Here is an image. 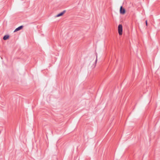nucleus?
I'll use <instances>...</instances> for the list:
<instances>
[{
  "mask_svg": "<svg viewBox=\"0 0 160 160\" xmlns=\"http://www.w3.org/2000/svg\"><path fill=\"white\" fill-rule=\"evenodd\" d=\"M9 36L8 35H5L3 37L4 40H6L9 38Z\"/></svg>",
  "mask_w": 160,
  "mask_h": 160,
  "instance_id": "obj_5",
  "label": "nucleus"
},
{
  "mask_svg": "<svg viewBox=\"0 0 160 160\" xmlns=\"http://www.w3.org/2000/svg\"><path fill=\"white\" fill-rule=\"evenodd\" d=\"M96 60H95V63H96L97 61V54L96 53Z\"/></svg>",
  "mask_w": 160,
  "mask_h": 160,
  "instance_id": "obj_6",
  "label": "nucleus"
},
{
  "mask_svg": "<svg viewBox=\"0 0 160 160\" xmlns=\"http://www.w3.org/2000/svg\"><path fill=\"white\" fill-rule=\"evenodd\" d=\"M120 13L122 14H124L125 12V9L123 8L122 6L120 7Z\"/></svg>",
  "mask_w": 160,
  "mask_h": 160,
  "instance_id": "obj_2",
  "label": "nucleus"
},
{
  "mask_svg": "<svg viewBox=\"0 0 160 160\" xmlns=\"http://www.w3.org/2000/svg\"><path fill=\"white\" fill-rule=\"evenodd\" d=\"M65 12L66 11L65 10L63 11L62 12L60 13L57 15L56 17H58L62 16L65 13Z\"/></svg>",
  "mask_w": 160,
  "mask_h": 160,
  "instance_id": "obj_4",
  "label": "nucleus"
},
{
  "mask_svg": "<svg viewBox=\"0 0 160 160\" xmlns=\"http://www.w3.org/2000/svg\"><path fill=\"white\" fill-rule=\"evenodd\" d=\"M118 31L119 35H121L122 32V27L121 24H119L118 27Z\"/></svg>",
  "mask_w": 160,
  "mask_h": 160,
  "instance_id": "obj_1",
  "label": "nucleus"
},
{
  "mask_svg": "<svg viewBox=\"0 0 160 160\" xmlns=\"http://www.w3.org/2000/svg\"><path fill=\"white\" fill-rule=\"evenodd\" d=\"M23 27V26H21L16 28L14 31V32L21 30Z\"/></svg>",
  "mask_w": 160,
  "mask_h": 160,
  "instance_id": "obj_3",
  "label": "nucleus"
},
{
  "mask_svg": "<svg viewBox=\"0 0 160 160\" xmlns=\"http://www.w3.org/2000/svg\"><path fill=\"white\" fill-rule=\"evenodd\" d=\"M146 25L147 26V20L146 21Z\"/></svg>",
  "mask_w": 160,
  "mask_h": 160,
  "instance_id": "obj_7",
  "label": "nucleus"
}]
</instances>
